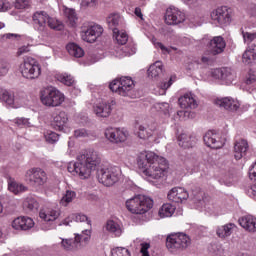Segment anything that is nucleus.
Instances as JSON below:
<instances>
[{
    "label": "nucleus",
    "mask_w": 256,
    "mask_h": 256,
    "mask_svg": "<svg viewBox=\"0 0 256 256\" xmlns=\"http://www.w3.org/2000/svg\"><path fill=\"white\" fill-rule=\"evenodd\" d=\"M101 165L99 152L88 149L77 155L76 162H70L67 166L68 172L77 175L80 179H89L91 173Z\"/></svg>",
    "instance_id": "f257e3e1"
},
{
    "label": "nucleus",
    "mask_w": 256,
    "mask_h": 256,
    "mask_svg": "<svg viewBox=\"0 0 256 256\" xmlns=\"http://www.w3.org/2000/svg\"><path fill=\"white\" fill-rule=\"evenodd\" d=\"M126 209L134 215H145L153 209V199L146 195H136L126 200Z\"/></svg>",
    "instance_id": "f03ea898"
},
{
    "label": "nucleus",
    "mask_w": 256,
    "mask_h": 256,
    "mask_svg": "<svg viewBox=\"0 0 256 256\" xmlns=\"http://www.w3.org/2000/svg\"><path fill=\"white\" fill-rule=\"evenodd\" d=\"M41 102L46 107H59L65 101V95L55 87H47L40 92Z\"/></svg>",
    "instance_id": "7ed1b4c3"
},
{
    "label": "nucleus",
    "mask_w": 256,
    "mask_h": 256,
    "mask_svg": "<svg viewBox=\"0 0 256 256\" xmlns=\"http://www.w3.org/2000/svg\"><path fill=\"white\" fill-rule=\"evenodd\" d=\"M121 177V169L117 166H111L109 168H101L97 172V179L99 183L105 185V187H111L119 181Z\"/></svg>",
    "instance_id": "20e7f679"
},
{
    "label": "nucleus",
    "mask_w": 256,
    "mask_h": 256,
    "mask_svg": "<svg viewBox=\"0 0 256 256\" xmlns=\"http://www.w3.org/2000/svg\"><path fill=\"white\" fill-rule=\"evenodd\" d=\"M20 71L24 79L33 81L39 79L41 76V65L34 58L27 57L24 59V62L20 66Z\"/></svg>",
    "instance_id": "39448f33"
},
{
    "label": "nucleus",
    "mask_w": 256,
    "mask_h": 256,
    "mask_svg": "<svg viewBox=\"0 0 256 256\" xmlns=\"http://www.w3.org/2000/svg\"><path fill=\"white\" fill-rule=\"evenodd\" d=\"M109 87L113 93H118L122 97H130L135 83L131 77L123 76L120 79L113 80Z\"/></svg>",
    "instance_id": "423d86ee"
},
{
    "label": "nucleus",
    "mask_w": 256,
    "mask_h": 256,
    "mask_svg": "<svg viewBox=\"0 0 256 256\" xmlns=\"http://www.w3.org/2000/svg\"><path fill=\"white\" fill-rule=\"evenodd\" d=\"M191 245V238L184 233L170 234L166 238V247L172 253L179 249H187Z\"/></svg>",
    "instance_id": "0eeeda50"
},
{
    "label": "nucleus",
    "mask_w": 256,
    "mask_h": 256,
    "mask_svg": "<svg viewBox=\"0 0 256 256\" xmlns=\"http://www.w3.org/2000/svg\"><path fill=\"white\" fill-rule=\"evenodd\" d=\"M48 179L47 172L40 167L30 168L25 173V181L33 187H43Z\"/></svg>",
    "instance_id": "6e6552de"
},
{
    "label": "nucleus",
    "mask_w": 256,
    "mask_h": 256,
    "mask_svg": "<svg viewBox=\"0 0 256 256\" xmlns=\"http://www.w3.org/2000/svg\"><path fill=\"white\" fill-rule=\"evenodd\" d=\"M103 35V27L93 22L85 23L82 26L81 37L86 43H95Z\"/></svg>",
    "instance_id": "1a4fd4ad"
},
{
    "label": "nucleus",
    "mask_w": 256,
    "mask_h": 256,
    "mask_svg": "<svg viewBox=\"0 0 256 256\" xmlns=\"http://www.w3.org/2000/svg\"><path fill=\"white\" fill-rule=\"evenodd\" d=\"M158 159L161 163H165V158L155 154V152H141L137 157L138 169L145 175L149 169V165H153L154 161Z\"/></svg>",
    "instance_id": "9d476101"
},
{
    "label": "nucleus",
    "mask_w": 256,
    "mask_h": 256,
    "mask_svg": "<svg viewBox=\"0 0 256 256\" xmlns=\"http://www.w3.org/2000/svg\"><path fill=\"white\" fill-rule=\"evenodd\" d=\"M49 19V13L39 10L33 13L32 15V25L33 28L42 35V37H46L48 35L49 29L47 28V21Z\"/></svg>",
    "instance_id": "9b49d317"
},
{
    "label": "nucleus",
    "mask_w": 256,
    "mask_h": 256,
    "mask_svg": "<svg viewBox=\"0 0 256 256\" xmlns=\"http://www.w3.org/2000/svg\"><path fill=\"white\" fill-rule=\"evenodd\" d=\"M211 19L214 23L226 26L231 23V10L227 6H221L211 12Z\"/></svg>",
    "instance_id": "f8f14e48"
},
{
    "label": "nucleus",
    "mask_w": 256,
    "mask_h": 256,
    "mask_svg": "<svg viewBox=\"0 0 256 256\" xmlns=\"http://www.w3.org/2000/svg\"><path fill=\"white\" fill-rule=\"evenodd\" d=\"M167 171V159L164 158V163L161 160H154L153 164L149 165L148 171L144 174L145 177L149 179H161L165 177V172Z\"/></svg>",
    "instance_id": "ddd939ff"
},
{
    "label": "nucleus",
    "mask_w": 256,
    "mask_h": 256,
    "mask_svg": "<svg viewBox=\"0 0 256 256\" xmlns=\"http://www.w3.org/2000/svg\"><path fill=\"white\" fill-rule=\"evenodd\" d=\"M105 137L110 143H125L127 137H129V132L123 128H107L105 130Z\"/></svg>",
    "instance_id": "4468645a"
},
{
    "label": "nucleus",
    "mask_w": 256,
    "mask_h": 256,
    "mask_svg": "<svg viewBox=\"0 0 256 256\" xmlns=\"http://www.w3.org/2000/svg\"><path fill=\"white\" fill-rule=\"evenodd\" d=\"M185 21V13L179 8L170 7L166 10L165 22L167 25H179Z\"/></svg>",
    "instance_id": "2eb2a0df"
},
{
    "label": "nucleus",
    "mask_w": 256,
    "mask_h": 256,
    "mask_svg": "<svg viewBox=\"0 0 256 256\" xmlns=\"http://www.w3.org/2000/svg\"><path fill=\"white\" fill-rule=\"evenodd\" d=\"M213 77L224 81L226 85H231L237 77L235 71L229 67L217 68L213 71Z\"/></svg>",
    "instance_id": "dca6fc26"
},
{
    "label": "nucleus",
    "mask_w": 256,
    "mask_h": 256,
    "mask_svg": "<svg viewBox=\"0 0 256 256\" xmlns=\"http://www.w3.org/2000/svg\"><path fill=\"white\" fill-rule=\"evenodd\" d=\"M227 47V43L225 42V39L223 36H214L209 44H208V49L210 55H221L223 51H225V48Z\"/></svg>",
    "instance_id": "f3484780"
},
{
    "label": "nucleus",
    "mask_w": 256,
    "mask_h": 256,
    "mask_svg": "<svg viewBox=\"0 0 256 256\" xmlns=\"http://www.w3.org/2000/svg\"><path fill=\"white\" fill-rule=\"evenodd\" d=\"M11 225L16 231H29L35 227V222L30 217L20 216L15 218Z\"/></svg>",
    "instance_id": "a211bd4d"
},
{
    "label": "nucleus",
    "mask_w": 256,
    "mask_h": 256,
    "mask_svg": "<svg viewBox=\"0 0 256 256\" xmlns=\"http://www.w3.org/2000/svg\"><path fill=\"white\" fill-rule=\"evenodd\" d=\"M168 199L173 203H183L189 199V192L185 188L175 187L168 192Z\"/></svg>",
    "instance_id": "6ab92c4d"
},
{
    "label": "nucleus",
    "mask_w": 256,
    "mask_h": 256,
    "mask_svg": "<svg viewBox=\"0 0 256 256\" xmlns=\"http://www.w3.org/2000/svg\"><path fill=\"white\" fill-rule=\"evenodd\" d=\"M238 223L242 229L248 233H256V218L253 215H245L238 219Z\"/></svg>",
    "instance_id": "aec40b11"
},
{
    "label": "nucleus",
    "mask_w": 256,
    "mask_h": 256,
    "mask_svg": "<svg viewBox=\"0 0 256 256\" xmlns=\"http://www.w3.org/2000/svg\"><path fill=\"white\" fill-rule=\"evenodd\" d=\"M181 109H197V99L193 93H186L178 99Z\"/></svg>",
    "instance_id": "412c9836"
},
{
    "label": "nucleus",
    "mask_w": 256,
    "mask_h": 256,
    "mask_svg": "<svg viewBox=\"0 0 256 256\" xmlns=\"http://www.w3.org/2000/svg\"><path fill=\"white\" fill-rule=\"evenodd\" d=\"M247 151H249V143L247 140L241 139L234 143V159L239 161L247 155Z\"/></svg>",
    "instance_id": "4be33fe9"
},
{
    "label": "nucleus",
    "mask_w": 256,
    "mask_h": 256,
    "mask_svg": "<svg viewBox=\"0 0 256 256\" xmlns=\"http://www.w3.org/2000/svg\"><path fill=\"white\" fill-rule=\"evenodd\" d=\"M205 145L211 147V149H221L223 147V142L219 141V134L208 131L203 137Z\"/></svg>",
    "instance_id": "5701e85b"
},
{
    "label": "nucleus",
    "mask_w": 256,
    "mask_h": 256,
    "mask_svg": "<svg viewBox=\"0 0 256 256\" xmlns=\"http://www.w3.org/2000/svg\"><path fill=\"white\" fill-rule=\"evenodd\" d=\"M216 105H218V107H222L223 109H226V111H237V109H239L240 107L239 101L231 97L217 99Z\"/></svg>",
    "instance_id": "b1692460"
},
{
    "label": "nucleus",
    "mask_w": 256,
    "mask_h": 256,
    "mask_svg": "<svg viewBox=\"0 0 256 256\" xmlns=\"http://www.w3.org/2000/svg\"><path fill=\"white\" fill-rule=\"evenodd\" d=\"M91 229L82 230V232L74 234V240L76 241V245H78V249H83V247H87V244L91 241Z\"/></svg>",
    "instance_id": "393cba45"
},
{
    "label": "nucleus",
    "mask_w": 256,
    "mask_h": 256,
    "mask_svg": "<svg viewBox=\"0 0 256 256\" xmlns=\"http://www.w3.org/2000/svg\"><path fill=\"white\" fill-rule=\"evenodd\" d=\"M59 215H61V211L53 208L42 209L39 213L40 219L46 221V223H53V221H57V219H59Z\"/></svg>",
    "instance_id": "a878e982"
},
{
    "label": "nucleus",
    "mask_w": 256,
    "mask_h": 256,
    "mask_svg": "<svg viewBox=\"0 0 256 256\" xmlns=\"http://www.w3.org/2000/svg\"><path fill=\"white\" fill-rule=\"evenodd\" d=\"M67 121H69V117L67 113L61 111L53 116L52 126L56 131H63L65 126L67 125Z\"/></svg>",
    "instance_id": "bb28decb"
},
{
    "label": "nucleus",
    "mask_w": 256,
    "mask_h": 256,
    "mask_svg": "<svg viewBox=\"0 0 256 256\" xmlns=\"http://www.w3.org/2000/svg\"><path fill=\"white\" fill-rule=\"evenodd\" d=\"M0 101H4L9 107H17L15 103H21V99L15 98V95L3 88H0Z\"/></svg>",
    "instance_id": "cd10ccee"
},
{
    "label": "nucleus",
    "mask_w": 256,
    "mask_h": 256,
    "mask_svg": "<svg viewBox=\"0 0 256 256\" xmlns=\"http://www.w3.org/2000/svg\"><path fill=\"white\" fill-rule=\"evenodd\" d=\"M8 190L14 195H21V193H25L29 191V188L19 182H16L14 178L9 177L7 180Z\"/></svg>",
    "instance_id": "c85d7f7f"
},
{
    "label": "nucleus",
    "mask_w": 256,
    "mask_h": 256,
    "mask_svg": "<svg viewBox=\"0 0 256 256\" xmlns=\"http://www.w3.org/2000/svg\"><path fill=\"white\" fill-rule=\"evenodd\" d=\"M111 104L109 102H102L94 106V113L97 117L107 118L111 115Z\"/></svg>",
    "instance_id": "c756f323"
},
{
    "label": "nucleus",
    "mask_w": 256,
    "mask_h": 256,
    "mask_svg": "<svg viewBox=\"0 0 256 256\" xmlns=\"http://www.w3.org/2000/svg\"><path fill=\"white\" fill-rule=\"evenodd\" d=\"M197 143V138L193 135L182 133L178 136V145L184 149H189Z\"/></svg>",
    "instance_id": "7c9ffc66"
},
{
    "label": "nucleus",
    "mask_w": 256,
    "mask_h": 256,
    "mask_svg": "<svg viewBox=\"0 0 256 256\" xmlns=\"http://www.w3.org/2000/svg\"><path fill=\"white\" fill-rule=\"evenodd\" d=\"M73 221H75L76 223H85V221H87V224L91 226V220H89V218L85 214H70L59 225L68 226L69 223H73Z\"/></svg>",
    "instance_id": "2f4dec72"
},
{
    "label": "nucleus",
    "mask_w": 256,
    "mask_h": 256,
    "mask_svg": "<svg viewBox=\"0 0 256 256\" xmlns=\"http://www.w3.org/2000/svg\"><path fill=\"white\" fill-rule=\"evenodd\" d=\"M122 21L121 15L117 13H112L107 17V23L109 29L113 31V33H119V25Z\"/></svg>",
    "instance_id": "473e14b6"
},
{
    "label": "nucleus",
    "mask_w": 256,
    "mask_h": 256,
    "mask_svg": "<svg viewBox=\"0 0 256 256\" xmlns=\"http://www.w3.org/2000/svg\"><path fill=\"white\" fill-rule=\"evenodd\" d=\"M234 227L235 224L233 223H228L226 225L220 226L216 229V234L220 239H227V237H231Z\"/></svg>",
    "instance_id": "72a5a7b5"
},
{
    "label": "nucleus",
    "mask_w": 256,
    "mask_h": 256,
    "mask_svg": "<svg viewBox=\"0 0 256 256\" xmlns=\"http://www.w3.org/2000/svg\"><path fill=\"white\" fill-rule=\"evenodd\" d=\"M60 245L64 251H79L75 238H61Z\"/></svg>",
    "instance_id": "f704fd0d"
},
{
    "label": "nucleus",
    "mask_w": 256,
    "mask_h": 256,
    "mask_svg": "<svg viewBox=\"0 0 256 256\" xmlns=\"http://www.w3.org/2000/svg\"><path fill=\"white\" fill-rule=\"evenodd\" d=\"M161 73H163V63L161 61H156L148 69V77H151V79H157Z\"/></svg>",
    "instance_id": "c9c22d12"
},
{
    "label": "nucleus",
    "mask_w": 256,
    "mask_h": 256,
    "mask_svg": "<svg viewBox=\"0 0 256 256\" xmlns=\"http://www.w3.org/2000/svg\"><path fill=\"white\" fill-rule=\"evenodd\" d=\"M66 49L69 53V55H71L72 57H76L77 59L83 57V55H85V51L83 50V48H81L79 45L75 44V43H69L66 46Z\"/></svg>",
    "instance_id": "e433bc0d"
},
{
    "label": "nucleus",
    "mask_w": 256,
    "mask_h": 256,
    "mask_svg": "<svg viewBox=\"0 0 256 256\" xmlns=\"http://www.w3.org/2000/svg\"><path fill=\"white\" fill-rule=\"evenodd\" d=\"M106 231L109 233H112V235H115V237H121V226L117 224V222L113 220H108L106 225H105Z\"/></svg>",
    "instance_id": "4c0bfd02"
},
{
    "label": "nucleus",
    "mask_w": 256,
    "mask_h": 256,
    "mask_svg": "<svg viewBox=\"0 0 256 256\" xmlns=\"http://www.w3.org/2000/svg\"><path fill=\"white\" fill-rule=\"evenodd\" d=\"M249 177L253 181H256V162L249 169ZM250 197H256V182L247 191Z\"/></svg>",
    "instance_id": "58836bf2"
},
{
    "label": "nucleus",
    "mask_w": 256,
    "mask_h": 256,
    "mask_svg": "<svg viewBox=\"0 0 256 256\" xmlns=\"http://www.w3.org/2000/svg\"><path fill=\"white\" fill-rule=\"evenodd\" d=\"M153 131H155V126L149 128V126L140 125L138 127V137L139 139H149L153 136Z\"/></svg>",
    "instance_id": "ea45409f"
},
{
    "label": "nucleus",
    "mask_w": 256,
    "mask_h": 256,
    "mask_svg": "<svg viewBox=\"0 0 256 256\" xmlns=\"http://www.w3.org/2000/svg\"><path fill=\"white\" fill-rule=\"evenodd\" d=\"M47 25L50 29H53V31H63L65 29V25H63V22L57 18H53L51 16H48Z\"/></svg>",
    "instance_id": "a19ab883"
},
{
    "label": "nucleus",
    "mask_w": 256,
    "mask_h": 256,
    "mask_svg": "<svg viewBox=\"0 0 256 256\" xmlns=\"http://www.w3.org/2000/svg\"><path fill=\"white\" fill-rule=\"evenodd\" d=\"M158 213L162 219L165 217H172L173 213H175V206L169 203L163 204Z\"/></svg>",
    "instance_id": "79ce46f5"
},
{
    "label": "nucleus",
    "mask_w": 256,
    "mask_h": 256,
    "mask_svg": "<svg viewBox=\"0 0 256 256\" xmlns=\"http://www.w3.org/2000/svg\"><path fill=\"white\" fill-rule=\"evenodd\" d=\"M56 79L57 81H60V83L67 85V87H73L75 85V79L67 73L57 74Z\"/></svg>",
    "instance_id": "37998d69"
},
{
    "label": "nucleus",
    "mask_w": 256,
    "mask_h": 256,
    "mask_svg": "<svg viewBox=\"0 0 256 256\" xmlns=\"http://www.w3.org/2000/svg\"><path fill=\"white\" fill-rule=\"evenodd\" d=\"M24 207L28 211H37L39 209V202L33 196H29L24 201Z\"/></svg>",
    "instance_id": "c03bdc74"
},
{
    "label": "nucleus",
    "mask_w": 256,
    "mask_h": 256,
    "mask_svg": "<svg viewBox=\"0 0 256 256\" xmlns=\"http://www.w3.org/2000/svg\"><path fill=\"white\" fill-rule=\"evenodd\" d=\"M113 37L116 39L118 45H126L127 41H129V36L125 32H113Z\"/></svg>",
    "instance_id": "a18cd8bd"
},
{
    "label": "nucleus",
    "mask_w": 256,
    "mask_h": 256,
    "mask_svg": "<svg viewBox=\"0 0 256 256\" xmlns=\"http://www.w3.org/2000/svg\"><path fill=\"white\" fill-rule=\"evenodd\" d=\"M65 15H66L71 27H75V25L77 23V13L75 12V9L66 8Z\"/></svg>",
    "instance_id": "49530a36"
},
{
    "label": "nucleus",
    "mask_w": 256,
    "mask_h": 256,
    "mask_svg": "<svg viewBox=\"0 0 256 256\" xmlns=\"http://www.w3.org/2000/svg\"><path fill=\"white\" fill-rule=\"evenodd\" d=\"M169 103L167 102H159L154 104V108L159 113H163V115L169 116Z\"/></svg>",
    "instance_id": "de8ad7c7"
},
{
    "label": "nucleus",
    "mask_w": 256,
    "mask_h": 256,
    "mask_svg": "<svg viewBox=\"0 0 256 256\" xmlns=\"http://www.w3.org/2000/svg\"><path fill=\"white\" fill-rule=\"evenodd\" d=\"M75 191H71V190H67L65 195L62 197L60 203L61 205H63L64 207H67L68 203H71V201H73V199H75Z\"/></svg>",
    "instance_id": "09e8293b"
},
{
    "label": "nucleus",
    "mask_w": 256,
    "mask_h": 256,
    "mask_svg": "<svg viewBox=\"0 0 256 256\" xmlns=\"http://www.w3.org/2000/svg\"><path fill=\"white\" fill-rule=\"evenodd\" d=\"M242 37L244 43L249 45L250 43H253L256 39V32H245V30L241 29Z\"/></svg>",
    "instance_id": "8fccbe9b"
},
{
    "label": "nucleus",
    "mask_w": 256,
    "mask_h": 256,
    "mask_svg": "<svg viewBox=\"0 0 256 256\" xmlns=\"http://www.w3.org/2000/svg\"><path fill=\"white\" fill-rule=\"evenodd\" d=\"M112 256H131V252L125 247H116L111 250Z\"/></svg>",
    "instance_id": "3c124183"
},
{
    "label": "nucleus",
    "mask_w": 256,
    "mask_h": 256,
    "mask_svg": "<svg viewBox=\"0 0 256 256\" xmlns=\"http://www.w3.org/2000/svg\"><path fill=\"white\" fill-rule=\"evenodd\" d=\"M243 62L247 63L249 65V63H251V61H255L256 56L254 55V53L250 50V48H248L243 56H242Z\"/></svg>",
    "instance_id": "603ef678"
},
{
    "label": "nucleus",
    "mask_w": 256,
    "mask_h": 256,
    "mask_svg": "<svg viewBox=\"0 0 256 256\" xmlns=\"http://www.w3.org/2000/svg\"><path fill=\"white\" fill-rule=\"evenodd\" d=\"M9 69H11L9 62L0 60V77H5L9 73Z\"/></svg>",
    "instance_id": "864d4df0"
},
{
    "label": "nucleus",
    "mask_w": 256,
    "mask_h": 256,
    "mask_svg": "<svg viewBox=\"0 0 256 256\" xmlns=\"http://www.w3.org/2000/svg\"><path fill=\"white\" fill-rule=\"evenodd\" d=\"M90 135L91 133L85 128H80L74 131V137H76V139H85L86 137H90Z\"/></svg>",
    "instance_id": "5fc2aeb1"
},
{
    "label": "nucleus",
    "mask_w": 256,
    "mask_h": 256,
    "mask_svg": "<svg viewBox=\"0 0 256 256\" xmlns=\"http://www.w3.org/2000/svg\"><path fill=\"white\" fill-rule=\"evenodd\" d=\"M45 139L47 141V143H57V141H59V134L55 133V132H47L45 134Z\"/></svg>",
    "instance_id": "6e6d98bb"
},
{
    "label": "nucleus",
    "mask_w": 256,
    "mask_h": 256,
    "mask_svg": "<svg viewBox=\"0 0 256 256\" xmlns=\"http://www.w3.org/2000/svg\"><path fill=\"white\" fill-rule=\"evenodd\" d=\"M98 0H82L81 7L84 9H93V7H97Z\"/></svg>",
    "instance_id": "4d7b16f0"
},
{
    "label": "nucleus",
    "mask_w": 256,
    "mask_h": 256,
    "mask_svg": "<svg viewBox=\"0 0 256 256\" xmlns=\"http://www.w3.org/2000/svg\"><path fill=\"white\" fill-rule=\"evenodd\" d=\"M154 45H155L156 49H160L162 51V53H164V54L171 53V49H173L174 51H177V48H175V47L168 48L167 46L163 45V43H161V42H156V43H154Z\"/></svg>",
    "instance_id": "13d9d810"
},
{
    "label": "nucleus",
    "mask_w": 256,
    "mask_h": 256,
    "mask_svg": "<svg viewBox=\"0 0 256 256\" xmlns=\"http://www.w3.org/2000/svg\"><path fill=\"white\" fill-rule=\"evenodd\" d=\"M173 85V79L170 78L168 82H162L160 84V95H165L169 87Z\"/></svg>",
    "instance_id": "bf43d9fd"
},
{
    "label": "nucleus",
    "mask_w": 256,
    "mask_h": 256,
    "mask_svg": "<svg viewBox=\"0 0 256 256\" xmlns=\"http://www.w3.org/2000/svg\"><path fill=\"white\" fill-rule=\"evenodd\" d=\"M31 2L29 0H16L15 1V8L16 9H27L30 7Z\"/></svg>",
    "instance_id": "052dcab7"
},
{
    "label": "nucleus",
    "mask_w": 256,
    "mask_h": 256,
    "mask_svg": "<svg viewBox=\"0 0 256 256\" xmlns=\"http://www.w3.org/2000/svg\"><path fill=\"white\" fill-rule=\"evenodd\" d=\"M140 253L142 256H151L149 254V249H151V244L150 243H147V242H144V243H141L140 244Z\"/></svg>",
    "instance_id": "680f3d73"
},
{
    "label": "nucleus",
    "mask_w": 256,
    "mask_h": 256,
    "mask_svg": "<svg viewBox=\"0 0 256 256\" xmlns=\"http://www.w3.org/2000/svg\"><path fill=\"white\" fill-rule=\"evenodd\" d=\"M14 123L18 127H31V123L29 122V119H27V118H17L14 120Z\"/></svg>",
    "instance_id": "e2e57ef3"
},
{
    "label": "nucleus",
    "mask_w": 256,
    "mask_h": 256,
    "mask_svg": "<svg viewBox=\"0 0 256 256\" xmlns=\"http://www.w3.org/2000/svg\"><path fill=\"white\" fill-rule=\"evenodd\" d=\"M178 117H183L184 119H195V112L181 110L177 112Z\"/></svg>",
    "instance_id": "0e129e2a"
},
{
    "label": "nucleus",
    "mask_w": 256,
    "mask_h": 256,
    "mask_svg": "<svg viewBox=\"0 0 256 256\" xmlns=\"http://www.w3.org/2000/svg\"><path fill=\"white\" fill-rule=\"evenodd\" d=\"M201 61L205 65H213V63H215V59H213V57H211V56H208L207 54L202 56Z\"/></svg>",
    "instance_id": "69168bd1"
},
{
    "label": "nucleus",
    "mask_w": 256,
    "mask_h": 256,
    "mask_svg": "<svg viewBox=\"0 0 256 256\" xmlns=\"http://www.w3.org/2000/svg\"><path fill=\"white\" fill-rule=\"evenodd\" d=\"M11 9V3L0 0V13L9 11Z\"/></svg>",
    "instance_id": "338daca9"
},
{
    "label": "nucleus",
    "mask_w": 256,
    "mask_h": 256,
    "mask_svg": "<svg viewBox=\"0 0 256 256\" xmlns=\"http://www.w3.org/2000/svg\"><path fill=\"white\" fill-rule=\"evenodd\" d=\"M30 49L29 46H22L18 49L17 55L18 57H21V55H25V53H29Z\"/></svg>",
    "instance_id": "774afa93"
}]
</instances>
